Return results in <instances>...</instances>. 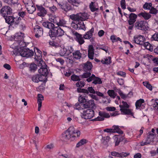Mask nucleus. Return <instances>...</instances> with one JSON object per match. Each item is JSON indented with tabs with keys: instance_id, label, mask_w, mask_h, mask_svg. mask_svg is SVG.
I'll return each instance as SVG.
<instances>
[{
	"instance_id": "1",
	"label": "nucleus",
	"mask_w": 158,
	"mask_h": 158,
	"mask_svg": "<svg viewBox=\"0 0 158 158\" xmlns=\"http://www.w3.org/2000/svg\"><path fill=\"white\" fill-rule=\"evenodd\" d=\"M64 31L59 26L54 27L52 30H50L49 34L51 38L54 39L56 36L60 37L64 35Z\"/></svg>"
},
{
	"instance_id": "2",
	"label": "nucleus",
	"mask_w": 158,
	"mask_h": 158,
	"mask_svg": "<svg viewBox=\"0 0 158 158\" xmlns=\"http://www.w3.org/2000/svg\"><path fill=\"white\" fill-rule=\"evenodd\" d=\"M23 46L21 48H20V50L18 52H16V50L13 51V53L15 55H20L23 57H28L33 56L34 52L28 48H23Z\"/></svg>"
},
{
	"instance_id": "3",
	"label": "nucleus",
	"mask_w": 158,
	"mask_h": 158,
	"mask_svg": "<svg viewBox=\"0 0 158 158\" xmlns=\"http://www.w3.org/2000/svg\"><path fill=\"white\" fill-rule=\"evenodd\" d=\"M38 66L40 67V69L38 70L40 75L45 77L47 76L48 73V72L47 68V65L45 62L42 60L39 61Z\"/></svg>"
},
{
	"instance_id": "4",
	"label": "nucleus",
	"mask_w": 158,
	"mask_h": 158,
	"mask_svg": "<svg viewBox=\"0 0 158 158\" xmlns=\"http://www.w3.org/2000/svg\"><path fill=\"white\" fill-rule=\"evenodd\" d=\"M122 104L119 106L120 108V111L122 113V114L126 115H133V113L131 112V110L128 109L129 107V105L126 102L123 101L122 102Z\"/></svg>"
},
{
	"instance_id": "5",
	"label": "nucleus",
	"mask_w": 158,
	"mask_h": 158,
	"mask_svg": "<svg viewBox=\"0 0 158 158\" xmlns=\"http://www.w3.org/2000/svg\"><path fill=\"white\" fill-rule=\"evenodd\" d=\"M70 18L73 20L77 21L81 20L82 21L88 19L87 14L85 13H79L77 15H70Z\"/></svg>"
},
{
	"instance_id": "6",
	"label": "nucleus",
	"mask_w": 158,
	"mask_h": 158,
	"mask_svg": "<svg viewBox=\"0 0 158 158\" xmlns=\"http://www.w3.org/2000/svg\"><path fill=\"white\" fill-rule=\"evenodd\" d=\"M94 115V111L90 109L84 110L81 115V117L85 119H91Z\"/></svg>"
},
{
	"instance_id": "7",
	"label": "nucleus",
	"mask_w": 158,
	"mask_h": 158,
	"mask_svg": "<svg viewBox=\"0 0 158 158\" xmlns=\"http://www.w3.org/2000/svg\"><path fill=\"white\" fill-rule=\"evenodd\" d=\"M73 51V49L71 47H66L61 49L59 54L61 56H64L69 55Z\"/></svg>"
},
{
	"instance_id": "8",
	"label": "nucleus",
	"mask_w": 158,
	"mask_h": 158,
	"mask_svg": "<svg viewBox=\"0 0 158 158\" xmlns=\"http://www.w3.org/2000/svg\"><path fill=\"white\" fill-rule=\"evenodd\" d=\"M14 40L15 41L18 42V44L20 45V48L22 47L23 45H25L23 41V36L21 33H16L15 35Z\"/></svg>"
},
{
	"instance_id": "9",
	"label": "nucleus",
	"mask_w": 158,
	"mask_h": 158,
	"mask_svg": "<svg viewBox=\"0 0 158 158\" xmlns=\"http://www.w3.org/2000/svg\"><path fill=\"white\" fill-rule=\"evenodd\" d=\"M0 12L3 16L5 18L6 16L11 14L12 9L10 7L8 6H5L2 8Z\"/></svg>"
},
{
	"instance_id": "10",
	"label": "nucleus",
	"mask_w": 158,
	"mask_h": 158,
	"mask_svg": "<svg viewBox=\"0 0 158 158\" xmlns=\"http://www.w3.org/2000/svg\"><path fill=\"white\" fill-rule=\"evenodd\" d=\"M69 130L71 133L72 139H74L77 137H79L81 134V132L80 131L77 129H75L73 126L69 127Z\"/></svg>"
},
{
	"instance_id": "11",
	"label": "nucleus",
	"mask_w": 158,
	"mask_h": 158,
	"mask_svg": "<svg viewBox=\"0 0 158 158\" xmlns=\"http://www.w3.org/2000/svg\"><path fill=\"white\" fill-rule=\"evenodd\" d=\"M146 22L144 21H137L135 23V27L138 29L144 30L146 28Z\"/></svg>"
},
{
	"instance_id": "12",
	"label": "nucleus",
	"mask_w": 158,
	"mask_h": 158,
	"mask_svg": "<svg viewBox=\"0 0 158 158\" xmlns=\"http://www.w3.org/2000/svg\"><path fill=\"white\" fill-rule=\"evenodd\" d=\"M82 107L85 109H93L95 106L94 101L93 100L86 101L83 104Z\"/></svg>"
},
{
	"instance_id": "13",
	"label": "nucleus",
	"mask_w": 158,
	"mask_h": 158,
	"mask_svg": "<svg viewBox=\"0 0 158 158\" xmlns=\"http://www.w3.org/2000/svg\"><path fill=\"white\" fill-rule=\"evenodd\" d=\"M92 80H94L93 83L95 84L102 83L101 79L99 78L96 77L94 74H92L90 77L86 79V81L88 82H90Z\"/></svg>"
},
{
	"instance_id": "14",
	"label": "nucleus",
	"mask_w": 158,
	"mask_h": 158,
	"mask_svg": "<svg viewBox=\"0 0 158 158\" xmlns=\"http://www.w3.org/2000/svg\"><path fill=\"white\" fill-rule=\"evenodd\" d=\"M133 41L134 43L140 45H143L144 41V37L143 36L138 35L135 36Z\"/></svg>"
},
{
	"instance_id": "15",
	"label": "nucleus",
	"mask_w": 158,
	"mask_h": 158,
	"mask_svg": "<svg viewBox=\"0 0 158 158\" xmlns=\"http://www.w3.org/2000/svg\"><path fill=\"white\" fill-rule=\"evenodd\" d=\"M46 79L45 77L38 74L35 75L32 78V81L36 83H38L39 81H44Z\"/></svg>"
},
{
	"instance_id": "16",
	"label": "nucleus",
	"mask_w": 158,
	"mask_h": 158,
	"mask_svg": "<svg viewBox=\"0 0 158 158\" xmlns=\"http://www.w3.org/2000/svg\"><path fill=\"white\" fill-rule=\"evenodd\" d=\"M62 138L65 141L69 140L70 139L71 140H73L72 139L71 133L70 132V130H69V127L67 131L62 134Z\"/></svg>"
},
{
	"instance_id": "17",
	"label": "nucleus",
	"mask_w": 158,
	"mask_h": 158,
	"mask_svg": "<svg viewBox=\"0 0 158 158\" xmlns=\"http://www.w3.org/2000/svg\"><path fill=\"white\" fill-rule=\"evenodd\" d=\"M36 6L37 10L39 11L38 12L37 15L39 16H44L47 12L45 8L42 6L36 5Z\"/></svg>"
},
{
	"instance_id": "18",
	"label": "nucleus",
	"mask_w": 158,
	"mask_h": 158,
	"mask_svg": "<svg viewBox=\"0 0 158 158\" xmlns=\"http://www.w3.org/2000/svg\"><path fill=\"white\" fill-rule=\"evenodd\" d=\"M14 20L13 23V24L19 25V27L22 28H23L25 27V25L22 22L21 20L20 17L18 18H14Z\"/></svg>"
},
{
	"instance_id": "19",
	"label": "nucleus",
	"mask_w": 158,
	"mask_h": 158,
	"mask_svg": "<svg viewBox=\"0 0 158 158\" xmlns=\"http://www.w3.org/2000/svg\"><path fill=\"white\" fill-rule=\"evenodd\" d=\"M37 103L38 104V110H40V108L42 106V101L44 100V98L43 95L40 94H38L37 95Z\"/></svg>"
},
{
	"instance_id": "20",
	"label": "nucleus",
	"mask_w": 158,
	"mask_h": 158,
	"mask_svg": "<svg viewBox=\"0 0 158 158\" xmlns=\"http://www.w3.org/2000/svg\"><path fill=\"white\" fill-rule=\"evenodd\" d=\"M75 34L76 36V40L81 45L85 42V41L83 39L84 38L83 36H82V35L77 32H76Z\"/></svg>"
},
{
	"instance_id": "21",
	"label": "nucleus",
	"mask_w": 158,
	"mask_h": 158,
	"mask_svg": "<svg viewBox=\"0 0 158 158\" xmlns=\"http://www.w3.org/2000/svg\"><path fill=\"white\" fill-rule=\"evenodd\" d=\"M94 29L92 28L89 31L87 32L86 34L83 36V38L85 39H89L91 38L93 36V33L94 32Z\"/></svg>"
},
{
	"instance_id": "22",
	"label": "nucleus",
	"mask_w": 158,
	"mask_h": 158,
	"mask_svg": "<svg viewBox=\"0 0 158 158\" xmlns=\"http://www.w3.org/2000/svg\"><path fill=\"white\" fill-rule=\"evenodd\" d=\"M137 16L135 14L131 13L129 16V23L130 25L133 24L136 20V18Z\"/></svg>"
},
{
	"instance_id": "23",
	"label": "nucleus",
	"mask_w": 158,
	"mask_h": 158,
	"mask_svg": "<svg viewBox=\"0 0 158 158\" xmlns=\"http://www.w3.org/2000/svg\"><path fill=\"white\" fill-rule=\"evenodd\" d=\"M94 48L92 45H89L88 47V56L89 58L91 59H93L94 58Z\"/></svg>"
},
{
	"instance_id": "24",
	"label": "nucleus",
	"mask_w": 158,
	"mask_h": 158,
	"mask_svg": "<svg viewBox=\"0 0 158 158\" xmlns=\"http://www.w3.org/2000/svg\"><path fill=\"white\" fill-rule=\"evenodd\" d=\"M58 5L61 8L66 12L67 11L71 9V6L69 5L67 6V3H59Z\"/></svg>"
},
{
	"instance_id": "25",
	"label": "nucleus",
	"mask_w": 158,
	"mask_h": 158,
	"mask_svg": "<svg viewBox=\"0 0 158 158\" xmlns=\"http://www.w3.org/2000/svg\"><path fill=\"white\" fill-rule=\"evenodd\" d=\"M42 25L44 27L50 30H52L53 27L55 26L54 24L49 22H44L43 23Z\"/></svg>"
},
{
	"instance_id": "26",
	"label": "nucleus",
	"mask_w": 158,
	"mask_h": 158,
	"mask_svg": "<svg viewBox=\"0 0 158 158\" xmlns=\"http://www.w3.org/2000/svg\"><path fill=\"white\" fill-rule=\"evenodd\" d=\"M138 15L139 17L143 18L145 20L148 19L151 16L150 14L145 12L140 13Z\"/></svg>"
},
{
	"instance_id": "27",
	"label": "nucleus",
	"mask_w": 158,
	"mask_h": 158,
	"mask_svg": "<svg viewBox=\"0 0 158 158\" xmlns=\"http://www.w3.org/2000/svg\"><path fill=\"white\" fill-rule=\"evenodd\" d=\"M89 8L92 12H94L98 10V8L96 5L95 3L92 2L90 3Z\"/></svg>"
},
{
	"instance_id": "28",
	"label": "nucleus",
	"mask_w": 158,
	"mask_h": 158,
	"mask_svg": "<svg viewBox=\"0 0 158 158\" xmlns=\"http://www.w3.org/2000/svg\"><path fill=\"white\" fill-rule=\"evenodd\" d=\"M92 67L91 63L89 62H87L84 64L83 67L85 71H87L91 70Z\"/></svg>"
},
{
	"instance_id": "29",
	"label": "nucleus",
	"mask_w": 158,
	"mask_h": 158,
	"mask_svg": "<svg viewBox=\"0 0 158 158\" xmlns=\"http://www.w3.org/2000/svg\"><path fill=\"white\" fill-rule=\"evenodd\" d=\"M6 22V23H8V24L10 23H13L14 20V17L13 16H6L4 18Z\"/></svg>"
},
{
	"instance_id": "30",
	"label": "nucleus",
	"mask_w": 158,
	"mask_h": 158,
	"mask_svg": "<svg viewBox=\"0 0 158 158\" xmlns=\"http://www.w3.org/2000/svg\"><path fill=\"white\" fill-rule=\"evenodd\" d=\"M34 30V32L36 33H37L40 35H43V29L39 26L36 25L35 26Z\"/></svg>"
},
{
	"instance_id": "31",
	"label": "nucleus",
	"mask_w": 158,
	"mask_h": 158,
	"mask_svg": "<svg viewBox=\"0 0 158 158\" xmlns=\"http://www.w3.org/2000/svg\"><path fill=\"white\" fill-rule=\"evenodd\" d=\"M73 57L76 59H79L81 57V53L79 51H76L73 53Z\"/></svg>"
},
{
	"instance_id": "32",
	"label": "nucleus",
	"mask_w": 158,
	"mask_h": 158,
	"mask_svg": "<svg viewBox=\"0 0 158 158\" xmlns=\"http://www.w3.org/2000/svg\"><path fill=\"white\" fill-rule=\"evenodd\" d=\"M26 9L28 12L30 14L33 13L36 10V8L34 4H33L32 5H31L30 6H29L26 7Z\"/></svg>"
},
{
	"instance_id": "33",
	"label": "nucleus",
	"mask_w": 158,
	"mask_h": 158,
	"mask_svg": "<svg viewBox=\"0 0 158 158\" xmlns=\"http://www.w3.org/2000/svg\"><path fill=\"white\" fill-rule=\"evenodd\" d=\"M110 138V137L108 136L102 137V139H101L102 143L104 145H107Z\"/></svg>"
},
{
	"instance_id": "34",
	"label": "nucleus",
	"mask_w": 158,
	"mask_h": 158,
	"mask_svg": "<svg viewBox=\"0 0 158 158\" xmlns=\"http://www.w3.org/2000/svg\"><path fill=\"white\" fill-rule=\"evenodd\" d=\"M68 2L72 5L77 7L80 3V0H67Z\"/></svg>"
},
{
	"instance_id": "35",
	"label": "nucleus",
	"mask_w": 158,
	"mask_h": 158,
	"mask_svg": "<svg viewBox=\"0 0 158 158\" xmlns=\"http://www.w3.org/2000/svg\"><path fill=\"white\" fill-rule=\"evenodd\" d=\"M153 135H154L153 134H150V135L147 137L146 141H145V142L142 141V142L141 143V144H140L141 145V146H143L150 144V143L152 141L151 140L149 141L148 139H150V136H153Z\"/></svg>"
},
{
	"instance_id": "36",
	"label": "nucleus",
	"mask_w": 158,
	"mask_h": 158,
	"mask_svg": "<svg viewBox=\"0 0 158 158\" xmlns=\"http://www.w3.org/2000/svg\"><path fill=\"white\" fill-rule=\"evenodd\" d=\"M23 2L25 4V6L27 7L33 4L32 0H23Z\"/></svg>"
},
{
	"instance_id": "37",
	"label": "nucleus",
	"mask_w": 158,
	"mask_h": 158,
	"mask_svg": "<svg viewBox=\"0 0 158 158\" xmlns=\"http://www.w3.org/2000/svg\"><path fill=\"white\" fill-rule=\"evenodd\" d=\"M107 93L109 96L113 98H115L117 95L116 93H115L114 90H109L107 91Z\"/></svg>"
},
{
	"instance_id": "38",
	"label": "nucleus",
	"mask_w": 158,
	"mask_h": 158,
	"mask_svg": "<svg viewBox=\"0 0 158 158\" xmlns=\"http://www.w3.org/2000/svg\"><path fill=\"white\" fill-rule=\"evenodd\" d=\"M112 129L113 130V131H114L113 133H119L121 134L123 133V132L120 130V129L118 127V126H113Z\"/></svg>"
},
{
	"instance_id": "39",
	"label": "nucleus",
	"mask_w": 158,
	"mask_h": 158,
	"mask_svg": "<svg viewBox=\"0 0 158 158\" xmlns=\"http://www.w3.org/2000/svg\"><path fill=\"white\" fill-rule=\"evenodd\" d=\"M123 139V137H121L119 135H118V137L115 136L114 140H116L115 146L118 145L119 144L120 142L122 141Z\"/></svg>"
},
{
	"instance_id": "40",
	"label": "nucleus",
	"mask_w": 158,
	"mask_h": 158,
	"mask_svg": "<svg viewBox=\"0 0 158 158\" xmlns=\"http://www.w3.org/2000/svg\"><path fill=\"white\" fill-rule=\"evenodd\" d=\"M77 27L78 30L84 29L85 27L83 21H81L80 22H78L77 23Z\"/></svg>"
},
{
	"instance_id": "41",
	"label": "nucleus",
	"mask_w": 158,
	"mask_h": 158,
	"mask_svg": "<svg viewBox=\"0 0 158 158\" xmlns=\"http://www.w3.org/2000/svg\"><path fill=\"white\" fill-rule=\"evenodd\" d=\"M144 102V100L140 99L137 101L135 103V106L136 108H139L141 106L142 104Z\"/></svg>"
},
{
	"instance_id": "42",
	"label": "nucleus",
	"mask_w": 158,
	"mask_h": 158,
	"mask_svg": "<svg viewBox=\"0 0 158 158\" xmlns=\"http://www.w3.org/2000/svg\"><path fill=\"white\" fill-rule=\"evenodd\" d=\"M99 115L101 117H103L104 118H109L110 116L108 113L104 112H99Z\"/></svg>"
},
{
	"instance_id": "43",
	"label": "nucleus",
	"mask_w": 158,
	"mask_h": 158,
	"mask_svg": "<svg viewBox=\"0 0 158 158\" xmlns=\"http://www.w3.org/2000/svg\"><path fill=\"white\" fill-rule=\"evenodd\" d=\"M111 57L109 56L108 57V58H106L104 60H102L101 62L103 64H109L111 63Z\"/></svg>"
},
{
	"instance_id": "44",
	"label": "nucleus",
	"mask_w": 158,
	"mask_h": 158,
	"mask_svg": "<svg viewBox=\"0 0 158 158\" xmlns=\"http://www.w3.org/2000/svg\"><path fill=\"white\" fill-rule=\"evenodd\" d=\"M36 51L35 52V54L37 56V58L39 59H41L42 56V53L41 51L39 50L38 48H36L35 50Z\"/></svg>"
},
{
	"instance_id": "45",
	"label": "nucleus",
	"mask_w": 158,
	"mask_h": 158,
	"mask_svg": "<svg viewBox=\"0 0 158 158\" xmlns=\"http://www.w3.org/2000/svg\"><path fill=\"white\" fill-rule=\"evenodd\" d=\"M80 76H77L73 74L71 76V79L73 81H77L80 80Z\"/></svg>"
},
{
	"instance_id": "46",
	"label": "nucleus",
	"mask_w": 158,
	"mask_h": 158,
	"mask_svg": "<svg viewBox=\"0 0 158 158\" xmlns=\"http://www.w3.org/2000/svg\"><path fill=\"white\" fill-rule=\"evenodd\" d=\"M66 22L63 19H60L59 23L57 24V25L58 26H65L66 24Z\"/></svg>"
},
{
	"instance_id": "47",
	"label": "nucleus",
	"mask_w": 158,
	"mask_h": 158,
	"mask_svg": "<svg viewBox=\"0 0 158 158\" xmlns=\"http://www.w3.org/2000/svg\"><path fill=\"white\" fill-rule=\"evenodd\" d=\"M86 142V140L85 139H82L79 142H78L77 145V147H79L84 144H85Z\"/></svg>"
},
{
	"instance_id": "48",
	"label": "nucleus",
	"mask_w": 158,
	"mask_h": 158,
	"mask_svg": "<svg viewBox=\"0 0 158 158\" xmlns=\"http://www.w3.org/2000/svg\"><path fill=\"white\" fill-rule=\"evenodd\" d=\"M91 74V73L89 72H87L84 73L82 75H80V77L82 78H87L88 77H90Z\"/></svg>"
},
{
	"instance_id": "49",
	"label": "nucleus",
	"mask_w": 158,
	"mask_h": 158,
	"mask_svg": "<svg viewBox=\"0 0 158 158\" xmlns=\"http://www.w3.org/2000/svg\"><path fill=\"white\" fill-rule=\"evenodd\" d=\"M143 85L146 86L147 88L148 89L150 90H152V86L149 83V82H143Z\"/></svg>"
},
{
	"instance_id": "50",
	"label": "nucleus",
	"mask_w": 158,
	"mask_h": 158,
	"mask_svg": "<svg viewBox=\"0 0 158 158\" xmlns=\"http://www.w3.org/2000/svg\"><path fill=\"white\" fill-rule=\"evenodd\" d=\"M152 7L151 3H146L143 6V8L145 9L150 10Z\"/></svg>"
},
{
	"instance_id": "51",
	"label": "nucleus",
	"mask_w": 158,
	"mask_h": 158,
	"mask_svg": "<svg viewBox=\"0 0 158 158\" xmlns=\"http://www.w3.org/2000/svg\"><path fill=\"white\" fill-rule=\"evenodd\" d=\"M151 40L158 41V33H156L152 36Z\"/></svg>"
},
{
	"instance_id": "52",
	"label": "nucleus",
	"mask_w": 158,
	"mask_h": 158,
	"mask_svg": "<svg viewBox=\"0 0 158 158\" xmlns=\"http://www.w3.org/2000/svg\"><path fill=\"white\" fill-rule=\"evenodd\" d=\"M74 108L78 110H81L83 109V108L81 107L79 102H77L76 103L74 106Z\"/></svg>"
},
{
	"instance_id": "53",
	"label": "nucleus",
	"mask_w": 158,
	"mask_h": 158,
	"mask_svg": "<svg viewBox=\"0 0 158 158\" xmlns=\"http://www.w3.org/2000/svg\"><path fill=\"white\" fill-rule=\"evenodd\" d=\"M150 58L155 64L158 65V58H154L152 56H151Z\"/></svg>"
},
{
	"instance_id": "54",
	"label": "nucleus",
	"mask_w": 158,
	"mask_h": 158,
	"mask_svg": "<svg viewBox=\"0 0 158 158\" xmlns=\"http://www.w3.org/2000/svg\"><path fill=\"white\" fill-rule=\"evenodd\" d=\"M150 10V12L152 14H156L158 12V10L153 7H152Z\"/></svg>"
},
{
	"instance_id": "55",
	"label": "nucleus",
	"mask_w": 158,
	"mask_h": 158,
	"mask_svg": "<svg viewBox=\"0 0 158 158\" xmlns=\"http://www.w3.org/2000/svg\"><path fill=\"white\" fill-rule=\"evenodd\" d=\"M86 101V99L85 98L82 97L81 96H80L78 98V101H79V103H85Z\"/></svg>"
},
{
	"instance_id": "56",
	"label": "nucleus",
	"mask_w": 158,
	"mask_h": 158,
	"mask_svg": "<svg viewBox=\"0 0 158 158\" xmlns=\"http://www.w3.org/2000/svg\"><path fill=\"white\" fill-rule=\"evenodd\" d=\"M30 68L31 70H35L37 68V65L35 64H32L30 65Z\"/></svg>"
},
{
	"instance_id": "57",
	"label": "nucleus",
	"mask_w": 158,
	"mask_h": 158,
	"mask_svg": "<svg viewBox=\"0 0 158 158\" xmlns=\"http://www.w3.org/2000/svg\"><path fill=\"white\" fill-rule=\"evenodd\" d=\"M125 0H121V7L123 9H126V5H125Z\"/></svg>"
},
{
	"instance_id": "58",
	"label": "nucleus",
	"mask_w": 158,
	"mask_h": 158,
	"mask_svg": "<svg viewBox=\"0 0 158 158\" xmlns=\"http://www.w3.org/2000/svg\"><path fill=\"white\" fill-rule=\"evenodd\" d=\"M153 106L156 110H158V99L155 100V102L153 105Z\"/></svg>"
},
{
	"instance_id": "59",
	"label": "nucleus",
	"mask_w": 158,
	"mask_h": 158,
	"mask_svg": "<svg viewBox=\"0 0 158 158\" xmlns=\"http://www.w3.org/2000/svg\"><path fill=\"white\" fill-rule=\"evenodd\" d=\"M49 9L50 11L52 12H54L57 10V8L55 6L49 7Z\"/></svg>"
},
{
	"instance_id": "60",
	"label": "nucleus",
	"mask_w": 158,
	"mask_h": 158,
	"mask_svg": "<svg viewBox=\"0 0 158 158\" xmlns=\"http://www.w3.org/2000/svg\"><path fill=\"white\" fill-rule=\"evenodd\" d=\"M118 93L122 98L124 99L127 98V96L123 94L121 90H119L118 92Z\"/></svg>"
},
{
	"instance_id": "61",
	"label": "nucleus",
	"mask_w": 158,
	"mask_h": 158,
	"mask_svg": "<svg viewBox=\"0 0 158 158\" xmlns=\"http://www.w3.org/2000/svg\"><path fill=\"white\" fill-rule=\"evenodd\" d=\"M129 153H127L122 152V153H119L118 157H123L127 156L129 155Z\"/></svg>"
},
{
	"instance_id": "62",
	"label": "nucleus",
	"mask_w": 158,
	"mask_h": 158,
	"mask_svg": "<svg viewBox=\"0 0 158 158\" xmlns=\"http://www.w3.org/2000/svg\"><path fill=\"white\" fill-rule=\"evenodd\" d=\"M110 39L112 40L113 43L118 41L116 36L114 35H112L111 36Z\"/></svg>"
},
{
	"instance_id": "63",
	"label": "nucleus",
	"mask_w": 158,
	"mask_h": 158,
	"mask_svg": "<svg viewBox=\"0 0 158 158\" xmlns=\"http://www.w3.org/2000/svg\"><path fill=\"white\" fill-rule=\"evenodd\" d=\"M87 89H88L89 92L90 93L95 94V91L92 87H89Z\"/></svg>"
},
{
	"instance_id": "64",
	"label": "nucleus",
	"mask_w": 158,
	"mask_h": 158,
	"mask_svg": "<svg viewBox=\"0 0 158 158\" xmlns=\"http://www.w3.org/2000/svg\"><path fill=\"white\" fill-rule=\"evenodd\" d=\"M106 109L108 111H114L115 110L116 108L114 107H108L106 108Z\"/></svg>"
}]
</instances>
